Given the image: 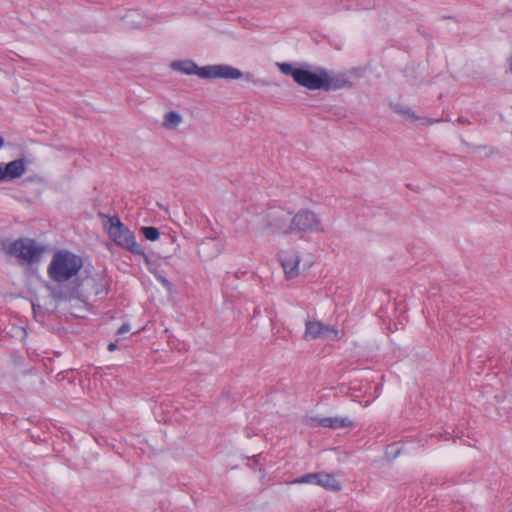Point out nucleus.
Returning <instances> with one entry per match:
<instances>
[{
	"instance_id": "nucleus-1",
	"label": "nucleus",
	"mask_w": 512,
	"mask_h": 512,
	"mask_svg": "<svg viewBox=\"0 0 512 512\" xmlns=\"http://www.w3.org/2000/svg\"><path fill=\"white\" fill-rule=\"evenodd\" d=\"M83 267L80 256L67 251L59 250L54 253L47 273L56 284L49 286L52 297L60 302H84L85 293L80 290V283L74 278Z\"/></svg>"
},
{
	"instance_id": "nucleus-2",
	"label": "nucleus",
	"mask_w": 512,
	"mask_h": 512,
	"mask_svg": "<svg viewBox=\"0 0 512 512\" xmlns=\"http://www.w3.org/2000/svg\"><path fill=\"white\" fill-rule=\"evenodd\" d=\"M279 70L286 75H291L300 86L309 90H339L351 87L350 81L344 74H334L324 68L310 71L303 68H294L289 63H277Z\"/></svg>"
},
{
	"instance_id": "nucleus-3",
	"label": "nucleus",
	"mask_w": 512,
	"mask_h": 512,
	"mask_svg": "<svg viewBox=\"0 0 512 512\" xmlns=\"http://www.w3.org/2000/svg\"><path fill=\"white\" fill-rule=\"evenodd\" d=\"M171 69L186 75H197L202 79H227L236 80L244 77L237 68L227 64H215L198 67L192 60H176L170 65Z\"/></svg>"
},
{
	"instance_id": "nucleus-4",
	"label": "nucleus",
	"mask_w": 512,
	"mask_h": 512,
	"mask_svg": "<svg viewBox=\"0 0 512 512\" xmlns=\"http://www.w3.org/2000/svg\"><path fill=\"white\" fill-rule=\"evenodd\" d=\"M104 219L103 226L114 243L134 254H142V247L137 243L134 234L124 226L117 216L109 217L100 214Z\"/></svg>"
},
{
	"instance_id": "nucleus-5",
	"label": "nucleus",
	"mask_w": 512,
	"mask_h": 512,
	"mask_svg": "<svg viewBox=\"0 0 512 512\" xmlns=\"http://www.w3.org/2000/svg\"><path fill=\"white\" fill-rule=\"evenodd\" d=\"M2 248L6 254L16 257L26 263H31L37 260L43 253V248L32 239L4 241L2 243Z\"/></svg>"
},
{
	"instance_id": "nucleus-6",
	"label": "nucleus",
	"mask_w": 512,
	"mask_h": 512,
	"mask_svg": "<svg viewBox=\"0 0 512 512\" xmlns=\"http://www.w3.org/2000/svg\"><path fill=\"white\" fill-rule=\"evenodd\" d=\"M288 233L324 232L319 217L312 211H298L290 220Z\"/></svg>"
},
{
	"instance_id": "nucleus-7",
	"label": "nucleus",
	"mask_w": 512,
	"mask_h": 512,
	"mask_svg": "<svg viewBox=\"0 0 512 512\" xmlns=\"http://www.w3.org/2000/svg\"><path fill=\"white\" fill-rule=\"evenodd\" d=\"M262 226L257 229L261 235L267 234H289L288 230L290 223V216L284 211H275L270 213L267 217L260 219Z\"/></svg>"
},
{
	"instance_id": "nucleus-8",
	"label": "nucleus",
	"mask_w": 512,
	"mask_h": 512,
	"mask_svg": "<svg viewBox=\"0 0 512 512\" xmlns=\"http://www.w3.org/2000/svg\"><path fill=\"white\" fill-rule=\"evenodd\" d=\"M331 336L332 339H339V331L335 326L326 325L319 320L308 317L305 320V331L303 339L305 341L316 340Z\"/></svg>"
},
{
	"instance_id": "nucleus-9",
	"label": "nucleus",
	"mask_w": 512,
	"mask_h": 512,
	"mask_svg": "<svg viewBox=\"0 0 512 512\" xmlns=\"http://www.w3.org/2000/svg\"><path fill=\"white\" fill-rule=\"evenodd\" d=\"M80 290L85 293V296L83 298L84 302L73 301L72 303H69L70 309L72 310V313L74 315H78L74 311L75 308L80 309L85 306L86 298L88 295H90V294L99 295V294L105 293L104 285L102 283H100V279L96 278V277L86 278L82 283H80Z\"/></svg>"
},
{
	"instance_id": "nucleus-10",
	"label": "nucleus",
	"mask_w": 512,
	"mask_h": 512,
	"mask_svg": "<svg viewBox=\"0 0 512 512\" xmlns=\"http://www.w3.org/2000/svg\"><path fill=\"white\" fill-rule=\"evenodd\" d=\"M279 258L287 279H293L299 275V264L301 258L297 251H281L279 253Z\"/></svg>"
},
{
	"instance_id": "nucleus-11",
	"label": "nucleus",
	"mask_w": 512,
	"mask_h": 512,
	"mask_svg": "<svg viewBox=\"0 0 512 512\" xmlns=\"http://www.w3.org/2000/svg\"><path fill=\"white\" fill-rule=\"evenodd\" d=\"M26 172L24 159H16L7 164H0V183L20 178Z\"/></svg>"
},
{
	"instance_id": "nucleus-12",
	"label": "nucleus",
	"mask_w": 512,
	"mask_h": 512,
	"mask_svg": "<svg viewBox=\"0 0 512 512\" xmlns=\"http://www.w3.org/2000/svg\"><path fill=\"white\" fill-rule=\"evenodd\" d=\"M316 421L319 426L332 429L349 428L353 426V422L348 417H324L316 419Z\"/></svg>"
},
{
	"instance_id": "nucleus-13",
	"label": "nucleus",
	"mask_w": 512,
	"mask_h": 512,
	"mask_svg": "<svg viewBox=\"0 0 512 512\" xmlns=\"http://www.w3.org/2000/svg\"><path fill=\"white\" fill-rule=\"evenodd\" d=\"M395 112L398 113L399 115L403 116L405 121L416 122V121L421 120L423 125H432L434 123H438L441 121L438 119L433 120L430 118H421V117L417 116L415 114V112L413 110H411L410 108L403 107L400 105L395 106Z\"/></svg>"
},
{
	"instance_id": "nucleus-14",
	"label": "nucleus",
	"mask_w": 512,
	"mask_h": 512,
	"mask_svg": "<svg viewBox=\"0 0 512 512\" xmlns=\"http://www.w3.org/2000/svg\"><path fill=\"white\" fill-rule=\"evenodd\" d=\"M183 123V116L176 111H169L164 114L162 127L166 130H176Z\"/></svg>"
},
{
	"instance_id": "nucleus-15",
	"label": "nucleus",
	"mask_w": 512,
	"mask_h": 512,
	"mask_svg": "<svg viewBox=\"0 0 512 512\" xmlns=\"http://www.w3.org/2000/svg\"><path fill=\"white\" fill-rule=\"evenodd\" d=\"M317 485L332 491H338L341 489V484L339 481L335 478L334 475L329 473L320 472L318 475Z\"/></svg>"
},
{
	"instance_id": "nucleus-16",
	"label": "nucleus",
	"mask_w": 512,
	"mask_h": 512,
	"mask_svg": "<svg viewBox=\"0 0 512 512\" xmlns=\"http://www.w3.org/2000/svg\"><path fill=\"white\" fill-rule=\"evenodd\" d=\"M319 473H308L292 481L293 484H318Z\"/></svg>"
},
{
	"instance_id": "nucleus-17",
	"label": "nucleus",
	"mask_w": 512,
	"mask_h": 512,
	"mask_svg": "<svg viewBox=\"0 0 512 512\" xmlns=\"http://www.w3.org/2000/svg\"><path fill=\"white\" fill-rule=\"evenodd\" d=\"M141 232L145 236L146 239L150 241H156L160 237V233L155 227H142Z\"/></svg>"
},
{
	"instance_id": "nucleus-18",
	"label": "nucleus",
	"mask_w": 512,
	"mask_h": 512,
	"mask_svg": "<svg viewBox=\"0 0 512 512\" xmlns=\"http://www.w3.org/2000/svg\"><path fill=\"white\" fill-rule=\"evenodd\" d=\"M130 331V326L129 324L125 323L123 324L117 331V334L118 335H123L124 333H127Z\"/></svg>"
},
{
	"instance_id": "nucleus-19",
	"label": "nucleus",
	"mask_w": 512,
	"mask_h": 512,
	"mask_svg": "<svg viewBox=\"0 0 512 512\" xmlns=\"http://www.w3.org/2000/svg\"><path fill=\"white\" fill-rule=\"evenodd\" d=\"M458 122L461 124H470V121L467 118L460 117L458 118Z\"/></svg>"
},
{
	"instance_id": "nucleus-20",
	"label": "nucleus",
	"mask_w": 512,
	"mask_h": 512,
	"mask_svg": "<svg viewBox=\"0 0 512 512\" xmlns=\"http://www.w3.org/2000/svg\"><path fill=\"white\" fill-rule=\"evenodd\" d=\"M508 63H509V73L512 74V55L508 58Z\"/></svg>"
},
{
	"instance_id": "nucleus-21",
	"label": "nucleus",
	"mask_w": 512,
	"mask_h": 512,
	"mask_svg": "<svg viewBox=\"0 0 512 512\" xmlns=\"http://www.w3.org/2000/svg\"><path fill=\"white\" fill-rule=\"evenodd\" d=\"M117 348L116 344L115 343H110L108 345V350L109 351H114L115 349Z\"/></svg>"
},
{
	"instance_id": "nucleus-22",
	"label": "nucleus",
	"mask_w": 512,
	"mask_h": 512,
	"mask_svg": "<svg viewBox=\"0 0 512 512\" xmlns=\"http://www.w3.org/2000/svg\"><path fill=\"white\" fill-rule=\"evenodd\" d=\"M4 146V139L0 136V149Z\"/></svg>"
}]
</instances>
